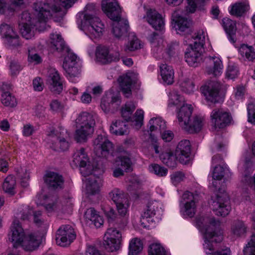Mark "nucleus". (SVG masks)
<instances>
[{"mask_svg":"<svg viewBox=\"0 0 255 255\" xmlns=\"http://www.w3.org/2000/svg\"><path fill=\"white\" fill-rule=\"evenodd\" d=\"M77 0H47L46 3L36 2L33 4L34 14L37 20L36 29L43 31L47 29V19L53 16L56 21L62 19Z\"/></svg>","mask_w":255,"mask_h":255,"instance_id":"nucleus-1","label":"nucleus"},{"mask_svg":"<svg viewBox=\"0 0 255 255\" xmlns=\"http://www.w3.org/2000/svg\"><path fill=\"white\" fill-rule=\"evenodd\" d=\"M197 225L205 230V240L204 248L209 251L213 250L211 243H220L223 240V230L220 228L221 222L214 217H199L196 218Z\"/></svg>","mask_w":255,"mask_h":255,"instance_id":"nucleus-2","label":"nucleus"},{"mask_svg":"<svg viewBox=\"0 0 255 255\" xmlns=\"http://www.w3.org/2000/svg\"><path fill=\"white\" fill-rule=\"evenodd\" d=\"M76 130L74 138L77 142H85L94 132L95 125L94 115L92 113L82 112L76 120Z\"/></svg>","mask_w":255,"mask_h":255,"instance_id":"nucleus-3","label":"nucleus"},{"mask_svg":"<svg viewBox=\"0 0 255 255\" xmlns=\"http://www.w3.org/2000/svg\"><path fill=\"white\" fill-rule=\"evenodd\" d=\"M193 44L190 43V48L185 53V61L193 67H197L202 61V55L199 51L204 44L205 35L203 31H199L192 36Z\"/></svg>","mask_w":255,"mask_h":255,"instance_id":"nucleus-4","label":"nucleus"},{"mask_svg":"<svg viewBox=\"0 0 255 255\" xmlns=\"http://www.w3.org/2000/svg\"><path fill=\"white\" fill-rule=\"evenodd\" d=\"M84 18L83 30L91 38L99 37L102 34L104 28V25L99 18L87 12L85 14Z\"/></svg>","mask_w":255,"mask_h":255,"instance_id":"nucleus-5","label":"nucleus"},{"mask_svg":"<svg viewBox=\"0 0 255 255\" xmlns=\"http://www.w3.org/2000/svg\"><path fill=\"white\" fill-rule=\"evenodd\" d=\"M212 207L217 216L225 217L229 214L231 210L230 198L224 190L219 189L216 198L212 204Z\"/></svg>","mask_w":255,"mask_h":255,"instance_id":"nucleus-6","label":"nucleus"},{"mask_svg":"<svg viewBox=\"0 0 255 255\" xmlns=\"http://www.w3.org/2000/svg\"><path fill=\"white\" fill-rule=\"evenodd\" d=\"M73 163L76 166H79L81 169V173L84 176H87L91 173L93 171H95V167L93 164H91L89 161L88 157L85 152L83 148L75 152L73 156Z\"/></svg>","mask_w":255,"mask_h":255,"instance_id":"nucleus-7","label":"nucleus"},{"mask_svg":"<svg viewBox=\"0 0 255 255\" xmlns=\"http://www.w3.org/2000/svg\"><path fill=\"white\" fill-rule=\"evenodd\" d=\"M116 205L119 215L116 213L113 209L110 208L109 210L105 212L108 222L110 223L115 222L117 224H120L121 222L123 225L126 224L127 222L125 217L128 214V209L129 207L128 200L125 203L123 202Z\"/></svg>","mask_w":255,"mask_h":255,"instance_id":"nucleus-8","label":"nucleus"},{"mask_svg":"<svg viewBox=\"0 0 255 255\" xmlns=\"http://www.w3.org/2000/svg\"><path fill=\"white\" fill-rule=\"evenodd\" d=\"M94 146L97 156L108 158L112 155L113 145L106 136L99 135L94 141Z\"/></svg>","mask_w":255,"mask_h":255,"instance_id":"nucleus-9","label":"nucleus"},{"mask_svg":"<svg viewBox=\"0 0 255 255\" xmlns=\"http://www.w3.org/2000/svg\"><path fill=\"white\" fill-rule=\"evenodd\" d=\"M76 238V234L73 227L69 225H63L57 230L56 241L62 247L69 245Z\"/></svg>","mask_w":255,"mask_h":255,"instance_id":"nucleus-10","label":"nucleus"},{"mask_svg":"<svg viewBox=\"0 0 255 255\" xmlns=\"http://www.w3.org/2000/svg\"><path fill=\"white\" fill-rule=\"evenodd\" d=\"M212 124L215 129L223 128L229 125L231 117L229 114L222 109H215L211 114Z\"/></svg>","mask_w":255,"mask_h":255,"instance_id":"nucleus-11","label":"nucleus"},{"mask_svg":"<svg viewBox=\"0 0 255 255\" xmlns=\"http://www.w3.org/2000/svg\"><path fill=\"white\" fill-rule=\"evenodd\" d=\"M220 88L221 85L219 82L211 81L202 86L201 91L208 101L215 103L218 102L219 92Z\"/></svg>","mask_w":255,"mask_h":255,"instance_id":"nucleus-12","label":"nucleus"},{"mask_svg":"<svg viewBox=\"0 0 255 255\" xmlns=\"http://www.w3.org/2000/svg\"><path fill=\"white\" fill-rule=\"evenodd\" d=\"M95 171H93L87 175L89 177L86 179V192L90 195H95L98 193L100 190L101 180L99 176L96 175L97 172L100 174L102 171L98 167H95Z\"/></svg>","mask_w":255,"mask_h":255,"instance_id":"nucleus-13","label":"nucleus"},{"mask_svg":"<svg viewBox=\"0 0 255 255\" xmlns=\"http://www.w3.org/2000/svg\"><path fill=\"white\" fill-rule=\"evenodd\" d=\"M8 236L9 241L13 243L14 247H17L21 245L25 236L18 220L13 221Z\"/></svg>","mask_w":255,"mask_h":255,"instance_id":"nucleus-14","label":"nucleus"},{"mask_svg":"<svg viewBox=\"0 0 255 255\" xmlns=\"http://www.w3.org/2000/svg\"><path fill=\"white\" fill-rule=\"evenodd\" d=\"M191 154V144L189 140L184 139L180 141L178 144L176 150L175 155L179 161L183 164H187L190 160Z\"/></svg>","mask_w":255,"mask_h":255,"instance_id":"nucleus-15","label":"nucleus"},{"mask_svg":"<svg viewBox=\"0 0 255 255\" xmlns=\"http://www.w3.org/2000/svg\"><path fill=\"white\" fill-rule=\"evenodd\" d=\"M103 10L112 20H118L121 17V8L116 0H106L102 2Z\"/></svg>","mask_w":255,"mask_h":255,"instance_id":"nucleus-16","label":"nucleus"},{"mask_svg":"<svg viewBox=\"0 0 255 255\" xmlns=\"http://www.w3.org/2000/svg\"><path fill=\"white\" fill-rule=\"evenodd\" d=\"M120 54L118 52L115 54L109 53L108 49L105 46H99L97 48L96 52V59L102 64H108L113 61H117L120 59Z\"/></svg>","mask_w":255,"mask_h":255,"instance_id":"nucleus-17","label":"nucleus"},{"mask_svg":"<svg viewBox=\"0 0 255 255\" xmlns=\"http://www.w3.org/2000/svg\"><path fill=\"white\" fill-rule=\"evenodd\" d=\"M0 29L1 36L7 40L9 45L13 46L19 45V36L12 27L6 23H2L0 25Z\"/></svg>","mask_w":255,"mask_h":255,"instance_id":"nucleus-18","label":"nucleus"},{"mask_svg":"<svg viewBox=\"0 0 255 255\" xmlns=\"http://www.w3.org/2000/svg\"><path fill=\"white\" fill-rule=\"evenodd\" d=\"M146 18L147 22L155 30L161 31L164 28V19L155 9H148L146 12Z\"/></svg>","mask_w":255,"mask_h":255,"instance_id":"nucleus-19","label":"nucleus"},{"mask_svg":"<svg viewBox=\"0 0 255 255\" xmlns=\"http://www.w3.org/2000/svg\"><path fill=\"white\" fill-rule=\"evenodd\" d=\"M120 103L119 97L106 94L101 99V107L105 113L113 112L118 108Z\"/></svg>","mask_w":255,"mask_h":255,"instance_id":"nucleus-20","label":"nucleus"},{"mask_svg":"<svg viewBox=\"0 0 255 255\" xmlns=\"http://www.w3.org/2000/svg\"><path fill=\"white\" fill-rule=\"evenodd\" d=\"M77 56L72 53H69L65 58L63 68L67 74L71 76H76L80 73V69L77 65Z\"/></svg>","mask_w":255,"mask_h":255,"instance_id":"nucleus-21","label":"nucleus"},{"mask_svg":"<svg viewBox=\"0 0 255 255\" xmlns=\"http://www.w3.org/2000/svg\"><path fill=\"white\" fill-rule=\"evenodd\" d=\"M49 88L55 94H59L63 90V85L59 74L55 69H51L47 79Z\"/></svg>","mask_w":255,"mask_h":255,"instance_id":"nucleus-22","label":"nucleus"},{"mask_svg":"<svg viewBox=\"0 0 255 255\" xmlns=\"http://www.w3.org/2000/svg\"><path fill=\"white\" fill-rule=\"evenodd\" d=\"M45 182L51 189H61L63 187L64 179L62 175L54 172L47 173L45 177Z\"/></svg>","mask_w":255,"mask_h":255,"instance_id":"nucleus-23","label":"nucleus"},{"mask_svg":"<svg viewBox=\"0 0 255 255\" xmlns=\"http://www.w3.org/2000/svg\"><path fill=\"white\" fill-rule=\"evenodd\" d=\"M113 33L117 38L121 37L126 35L128 28L127 20L120 17L118 20H113Z\"/></svg>","mask_w":255,"mask_h":255,"instance_id":"nucleus-24","label":"nucleus"},{"mask_svg":"<svg viewBox=\"0 0 255 255\" xmlns=\"http://www.w3.org/2000/svg\"><path fill=\"white\" fill-rule=\"evenodd\" d=\"M181 11L179 9L175 10L172 14V19L176 24V29L180 32L188 30L190 26V21L187 18L181 15Z\"/></svg>","mask_w":255,"mask_h":255,"instance_id":"nucleus-25","label":"nucleus"},{"mask_svg":"<svg viewBox=\"0 0 255 255\" xmlns=\"http://www.w3.org/2000/svg\"><path fill=\"white\" fill-rule=\"evenodd\" d=\"M41 243L40 237L30 234L25 236L21 245L23 249L28 252H32L37 249Z\"/></svg>","mask_w":255,"mask_h":255,"instance_id":"nucleus-26","label":"nucleus"},{"mask_svg":"<svg viewBox=\"0 0 255 255\" xmlns=\"http://www.w3.org/2000/svg\"><path fill=\"white\" fill-rule=\"evenodd\" d=\"M204 119L199 116H195L185 125L182 128L190 133H194L199 132L204 125Z\"/></svg>","mask_w":255,"mask_h":255,"instance_id":"nucleus-27","label":"nucleus"},{"mask_svg":"<svg viewBox=\"0 0 255 255\" xmlns=\"http://www.w3.org/2000/svg\"><path fill=\"white\" fill-rule=\"evenodd\" d=\"M193 108L191 105L183 104L177 113L178 120L180 126L183 128L191 119Z\"/></svg>","mask_w":255,"mask_h":255,"instance_id":"nucleus-28","label":"nucleus"},{"mask_svg":"<svg viewBox=\"0 0 255 255\" xmlns=\"http://www.w3.org/2000/svg\"><path fill=\"white\" fill-rule=\"evenodd\" d=\"M208 65L206 67V72L215 76L221 74L223 65L221 60L218 57H210L208 60Z\"/></svg>","mask_w":255,"mask_h":255,"instance_id":"nucleus-29","label":"nucleus"},{"mask_svg":"<svg viewBox=\"0 0 255 255\" xmlns=\"http://www.w3.org/2000/svg\"><path fill=\"white\" fill-rule=\"evenodd\" d=\"M247 226L241 220H235L231 225V235L234 238H240L244 236L247 232Z\"/></svg>","mask_w":255,"mask_h":255,"instance_id":"nucleus-30","label":"nucleus"},{"mask_svg":"<svg viewBox=\"0 0 255 255\" xmlns=\"http://www.w3.org/2000/svg\"><path fill=\"white\" fill-rule=\"evenodd\" d=\"M7 86V85L3 84L1 88L2 92L0 98L1 102L4 106L10 108L15 107L17 104L16 99L9 92L5 91Z\"/></svg>","mask_w":255,"mask_h":255,"instance_id":"nucleus-31","label":"nucleus"},{"mask_svg":"<svg viewBox=\"0 0 255 255\" xmlns=\"http://www.w3.org/2000/svg\"><path fill=\"white\" fill-rule=\"evenodd\" d=\"M49 45L51 50L58 52L62 51L66 48L64 40L59 34H50Z\"/></svg>","mask_w":255,"mask_h":255,"instance_id":"nucleus-32","label":"nucleus"},{"mask_svg":"<svg viewBox=\"0 0 255 255\" xmlns=\"http://www.w3.org/2000/svg\"><path fill=\"white\" fill-rule=\"evenodd\" d=\"M50 138H51V141H55L54 143H52L51 148L55 150L65 151L68 149L69 143L66 141L64 138H59L56 136L54 131H52L49 134Z\"/></svg>","mask_w":255,"mask_h":255,"instance_id":"nucleus-33","label":"nucleus"},{"mask_svg":"<svg viewBox=\"0 0 255 255\" xmlns=\"http://www.w3.org/2000/svg\"><path fill=\"white\" fill-rule=\"evenodd\" d=\"M249 8V4L247 1L237 2L231 6L230 13L236 17H241L248 10Z\"/></svg>","mask_w":255,"mask_h":255,"instance_id":"nucleus-34","label":"nucleus"},{"mask_svg":"<svg viewBox=\"0 0 255 255\" xmlns=\"http://www.w3.org/2000/svg\"><path fill=\"white\" fill-rule=\"evenodd\" d=\"M118 81L122 89V91L127 98H129L131 95V87L132 80L130 76L126 75L121 76Z\"/></svg>","mask_w":255,"mask_h":255,"instance_id":"nucleus-35","label":"nucleus"},{"mask_svg":"<svg viewBox=\"0 0 255 255\" xmlns=\"http://www.w3.org/2000/svg\"><path fill=\"white\" fill-rule=\"evenodd\" d=\"M160 69L163 81L168 85L172 84L174 81V71L172 68L165 64L160 65Z\"/></svg>","mask_w":255,"mask_h":255,"instance_id":"nucleus-36","label":"nucleus"},{"mask_svg":"<svg viewBox=\"0 0 255 255\" xmlns=\"http://www.w3.org/2000/svg\"><path fill=\"white\" fill-rule=\"evenodd\" d=\"M19 29L21 35L26 39H31L34 36L36 30L35 23H19Z\"/></svg>","mask_w":255,"mask_h":255,"instance_id":"nucleus-37","label":"nucleus"},{"mask_svg":"<svg viewBox=\"0 0 255 255\" xmlns=\"http://www.w3.org/2000/svg\"><path fill=\"white\" fill-rule=\"evenodd\" d=\"M110 130L112 133L123 135L128 133V128L126 123L120 121L113 122L110 127Z\"/></svg>","mask_w":255,"mask_h":255,"instance_id":"nucleus-38","label":"nucleus"},{"mask_svg":"<svg viewBox=\"0 0 255 255\" xmlns=\"http://www.w3.org/2000/svg\"><path fill=\"white\" fill-rule=\"evenodd\" d=\"M159 157L162 162L169 167L173 168L176 166V156H174L170 149L162 152Z\"/></svg>","mask_w":255,"mask_h":255,"instance_id":"nucleus-39","label":"nucleus"},{"mask_svg":"<svg viewBox=\"0 0 255 255\" xmlns=\"http://www.w3.org/2000/svg\"><path fill=\"white\" fill-rule=\"evenodd\" d=\"M16 185V180L14 176L9 175L5 179L2 184V189L5 193H7L10 196H13L15 194V187Z\"/></svg>","mask_w":255,"mask_h":255,"instance_id":"nucleus-40","label":"nucleus"},{"mask_svg":"<svg viewBox=\"0 0 255 255\" xmlns=\"http://www.w3.org/2000/svg\"><path fill=\"white\" fill-rule=\"evenodd\" d=\"M158 203L156 201H150L146 206V209L142 215L143 222H149L150 219L155 215L156 211L158 209Z\"/></svg>","mask_w":255,"mask_h":255,"instance_id":"nucleus-41","label":"nucleus"},{"mask_svg":"<svg viewBox=\"0 0 255 255\" xmlns=\"http://www.w3.org/2000/svg\"><path fill=\"white\" fill-rule=\"evenodd\" d=\"M239 51L244 60L252 61L255 59V51L252 46L243 44L240 47Z\"/></svg>","mask_w":255,"mask_h":255,"instance_id":"nucleus-42","label":"nucleus"},{"mask_svg":"<svg viewBox=\"0 0 255 255\" xmlns=\"http://www.w3.org/2000/svg\"><path fill=\"white\" fill-rule=\"evenodd\" d=\"M110 196L116 204L125 203L128 201L127 195L118 188L113 190L110 193Z\"/></svg>","mask_w":255,"mask_h":255,"instance_id":"nucleus-43","label":"nucleus"},{"mask_svg":"<svg viewBox=\"0 0 255 255\" xmlns=\"http://www.w3.org/2000/svg\"><path fill=\"white\" fill-rule=\"evenodd\" d=\"M184 103V99L179 94L178 92L173 90L169 93L168 106H182Z\"/></svg>","mask_w":255,"mask_h":255,"instance_id":"nucleus-44","label":"nucleus"},{"mask_svg":"<svg viewBox=\"0 0 255 255\" xmlns=\"http://www.w3.org/2000/svg\"><path fill=\"white\" fill-rule=\"evenodd\" d=\"M149 129L151 132L155 130L162 131L166 128V125L165 121L160 118L151 119L149 122Z\"/></svg>","mask_w":255,"mask_h":255,"instance_id":"nucleus-45","label":"nucleus"},{"mask_svg":"<svg viewBox=\"0 0 255 255\" xmlns=\"http://www.w3.org/2000/svg\"><path fill=\"white\" fill-rule=\"evenodd\" d=\"M135 108L136 106L132 102H128L126 103L121 110L122 116L125 121H128L131 119V114Z\"/></svg>","mask_w":255,"mask_h":255,"instance_id":"nucleus-46","label":"nucleus"},{"mask_svg":"<svg viewBox=\"0 0 255 255\" xmlns=\"http://www.w3.org/2000/svg\"><path fill=\"white\" fill-rule=\"evenodd\" d=\"M104 245L108 251L113 252L119 249L120 240L107 237L104 240Z\"/></svg>","mask_w":255,"mask_h":255,"instance_id":"nucleus-47","label":"nucleus"},{"mask_svg":"<svg viewBox=\"0 0 255 255\" xmlns=\"http://www.w3.org/2000/svg\"><path fill=\"white\" fill-rule=\"evenodd\" d=\"M117 165L121 166L125 171L128 172L131 170L132 164L130 159L126 156H121L117 158L116 160Z\"/></svg>","mask_w":255,"mask_h":255,"instance_id":"nucleus-48","label":"nucleus"},{"mask_svg":"<svg viewBox=\"0 0 255 255\" xmlns=\"http://www.w3.org/2000/svg\"><path fill=\"white\" fill-rule=\"evenodd\" d=\"M15 171L17 173V175L21 179V185L23 187H26L28 185V181L29 179V173L27 172L26 169L19 167L15 169Z\"/></svg>","mask_w":255,"mask_h":255,"instance_id":"nucleus-49","label":"nucleus"},{"mask_svg":"<svg viewBox=\"0 0 255 255\" xmlns=\"http://www.w3.org/2000/svg\"><path fill=\"white\" fill-rule=\"evenodd\" d=\"M142 250V244L139 240H131L129 246L128 255H137Z\"/></svg>","mask_w":255,"mask_h":255,"instance_id":"nucleus-50","label":"nucleus"},{"mask_svg":"<svg viewBox=\"0 0 255 255\" xmlns=\"http://www.w3.org/2000/svg\"><path fill=\"white\" fill-rule=\"evenodd\" d=\"M195 202L186 201L184 204L183 214L184 216L192 217L195 214L196 212Z\"/></svg>","mask_w":255,"mask_h":255,"instance_id":"nucleus-51","label":"nucleus"},{"mask_svg":"<svg viewBox=\"0 0 255 255\" xmlns=\"http://www.w3.org/2000/svg\"><path fill=\"white\" fill-rule=\"evenodd\" d=\"M148 255H166V252L160 244H153L149 247Z\"/></svg>","mask_w":255,"mask_h":255,"instance_id":"nucleus-52","label":"nucleus"},{"mask_svg":"<svg viewBox=\"0 0 255 255\" xmlns=\"http://www.w3.org/2000/svg\"><path fill=\"white\" fill-rule=\"evenodd\" d=\"M243 255H255V234L253 235L250 242L243 250Z\"/></svg>","mask_w":255,"mask_h":255,"instance_id":"nucleus-53","label":"nucleus"},{"mask_svg":"<svg viewBox=\"0 0 255 255\" xmlns=\"http://www.w3.org/2000/svg\"><path fill=\"white\" fill-rule=\"evenodd\" d=\"M143 111L137 110L133 118L132 124L136 129H139L143 124Z\"/></svg>","mask_w":255,"mask_h":255,"instance_id":"nucleus-54","label":"nucleus"},{"mask_svg":"<svg viewBox=\"0 0 255 255\" xmlns=\"http://www.w3.org/2000/svg\"><path fill=\"white\" fill-rule=\"evenodd\" d=\"M151 172L154 173L158 176L162 177L167 174V169L161 167L157 164H152L149 167Z\"/></svg>","mask_w":255,"mask_h":255,"instance_id":"nucleus-55","label":"nucleus"},{"mask_svg":"<svg viewBox=\"0 0 255 255\" xmlns=\"http://www.w3.org/2000/svg\"><path fill=\"white\" fill-rule=\"evenodd\" d=\"M181 90L185 93L190 94L193 92L194 85L193 82L188 78H185L180 84Z\"/></svg>","mask_w":255,"mask_h":255,"instance_id":"nucleus-56","label":"nucleus"},{"mask_svg":"<svg viewBox=\"0 0 255 255\" xmlns=\"http://www.w3.org/2000/svg\"><path fill=\"white\" fill-rule=\"evenodd\" d=\"M141 48V44L140 40L136 37L129 40L125 48V51H132L137 50Z\"/></svg>","mask_w":255,"mask_h":255,"instance_id":"nucleus-57","label":"nucleus"},{"mask_svg":"<svg viewBox=\"0 0 255 255\" xmlns=\"http://www.w3.org/2000/svg\"><path fill=\"white\" fill-rule=\"evenodd\" d=\"M188 5L187 10L191 13L195 12L198 6H201L206 0H187Z\"/></svg>","mask_w":255,"mask_h":255,"instance_id":"nucleus-58","label":"nucleus"},{"mask_svg":"<svg viewBox=\"0 0 255 255\" xmlns=\"http://www.w3.org/2000/svg\"><path fill=\"white\" fill-rule=\"evenodd\" d=\"M222 21L223 27L227 33L231 34L235 31L236 23L234 21L228 18H224Z\"/></svg>","mask_w":255,"mask_h":255,"instance_id":"nucleus-59","label":"nucleus"},{"mask_svg":"<svg viewBox=\"0 0 255 255\" xmlns=\"http://www.w3.org/2000/svg\"><path fill=\"white\" fill-rule=\"evenodd\" d=\"M225 169L221 165H215L212 173L213 179L220 180L224 176Z\"/></svg>","mask_w":255,"mask_h":255,"instance_id":"nucleus-60","label":"nucleus"},{"mask_svg":"<svg viewBox=\"0 0 255 255\" xmlns=\"http://www.w3.org/2000/svg\"><path fill=\"white\" fill-rule=\"evenodd\" d=\"M239 74L238 68L234 65H229L226 72V77L229 79H234Z\"/></svg>","mask_w":255,"mask_h":255,"instance_id":"nucleus-61","label":"nucleus"},{"mask_svg":"<svg viewBox=\"0 0 255 255\" xmlns=\"http://www.w3.org/2000/svg\"><path fill=\"white\" fill-rule=\"evenodd\" d=\"M27 1V0H10L11 6L10 7L7 6L5 11L9 9L10 11H13L17 8L23 7Z\"/></svg>","mask_w":255,"mask_h":255,"instance_id":"nucleus-62","label":"nucleus"},{"mask_svg":"<svg viewBox=\"0 0 255 255\" xmlns=\"http://www.w3.org/2000/svg\"><path fill=\"white\" fill-rule=\"evenodd\" d=\"M184 177L185 175L182 172H175L171 175V182L174 185H177L184 180Z\"/></svg>","mask_w":255,"mask_h":255,"instance_id":"nucleus-63","label":"nucleus"},{"mask_svg":"<svg viewBox=\"0 0 255 255\" xmlns=\"http://www.w3.org/2000/svg\"><path fill=\"white\" fill-rule=\"evenodd\" d=\"M248 121L255 125V105L249 104L248 107Z\"/></svg>","mask_w":255,"mask_h":255,"instance_id":"nucleus-64","label":"nucleus"}]
</instances>
